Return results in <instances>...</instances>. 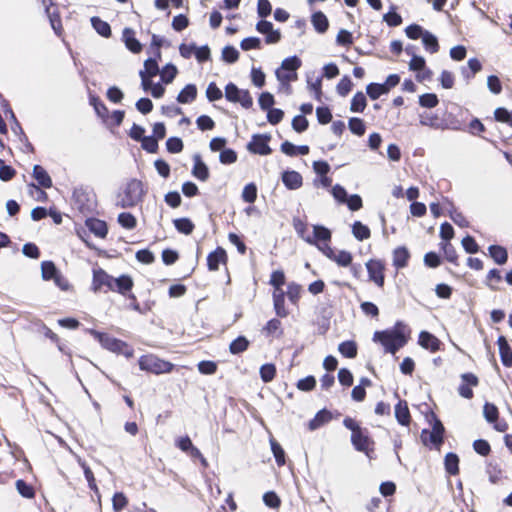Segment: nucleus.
Here are the masks:
<instances>
[{
    "label": "nucleus",
    "instance_id": "49530a36",
    "mask_svg": "<svg viewBox=\"0 0 512 512\" xmlns=\"http://www.w3.org/2000/svg\"><path fill=\"white\" fill-rule=\"evenodd\" d=\"M483 415L488 423H495L499 417L498 408L489 402H486L483 406Z\"/></svg>",
    "mask_w": 512,
    "mask_h": 512
},
{
    "label": "nucleus",
    "instance_id": "f704fd0d",
    "mask_svg": "<svg viewBox=\"0 0 512 512\" xmlns=\"http://www.w3.org/2000/svg\"><path fill=\"white\" fill-rule=\"evenodd\" d=\"M352 233H353L354 237L359 241L366 240L371 235L369 227L364 225L360 221H355L353 223Z\"/></svg>",
    "mask_w": 512,
    "mask_h": 512
},
{
    "label": "nucleus",
    "instance_id": "680f3d73",
    "mask_svg": "<svg viewBox=\"0 0 512 512\" xmlns=\"http://www.w3.org/2000/svg\"><path fill=\"white\" fill-rule=\"evenodd\" d=\"M183 147V141L179 137H170L166 141V148L170 153H180L183 150Z\"/></svg>",
    "mask_w": 512,
    "mask_h": 512
},
{
    "label": "nucleus",
    "instance_id": "aec40b11",
    "mask_svg": "<svg viewBox=\"0 0 512 512\" xmlns=\"http://www.w3.org/2000/svg\"><path fill=\"white\" fill-rule=\"evenodd\" d=\"M194 166L192 168V175L201 180L206 181L209 178V169L207 165L202 161L199 154L193 156Z\"/></svg>",
    "mask_w": 512,
    "mask_h": 512
},
{
    "label": "nucleus",
    "instance_id": "c03bdc74",
    "mask_svg": "<svg viewBox=\"0 0 512 512\" xmlns=\"http://www.w3.org/2000/svg\"><path fill=\"white\" fill-rule=\"evenodd\" d=\"M338 351L347 358H354L357 355V345L354 341H344L339 344Z\"/></svg>",
    "mask_w": 512,
    "mask_h": 512
},
{
    "label": "nucleus",
    "instance_id": "5fc2aeb1",
    "mask_svg": "<svg viewBox=\"0 0 512 512\" xmlns=\"http://www.w3.org/2000/svg\"><path fill=\"white\" fill-rule=\"evenodd\" d=\"M438 103L439 99L434 93H425L419 96V104L424 108H434Z\"/></svg>",
    "mask_w": 512,
    "mask_h": 512
},
{
    "label": "nucleus",
    "instance_id": "3c124183",
    "mask_svg": "<svg viewBox=\"0 0 512 512\" xmlns=\"http://www.w3.org/2000/svg\"><path fill=\"white\" fill-rule=\"evenodd\" d=\"M348 127L350 131L357 136L364 135L366 130L364 121L357 117H352L349 119Z\"/></svg>",
    "mask_w": 512,
    "mask_h": 512
},
{
    "label": "nucleus",
    "instance_id": "e433bc0d",
    "mask_svg": "<svg viewBox=\"0 0 512 512\" xmlns=\"http://www.w3.org/2000/svg\"><path fill=\"white\" fill-rule=\"evenodd\" d=\"M59 274L58 269L52 261L41 263V275L44 280H53Z\"/></svg>",
    "mask_w": 512,
    "mask_h": 512
},
{
    "label": "nucleus",
    "instance_id": "ea45409f",
    "mask_svg": "<svg viewBox=\"0 0 512 512\" xmlns=\"http://www.w3.org/2000/svg\"><path fill=\"white\" fill-rule=\"evenodd\" d=\"M312 239H315V244H317V241H330L331 239V231L322 225H314L313 226V236H311Z\"/></svg>",
    "mask_w": 512,
    "mask_h": 512
},
{
    "label": "nucleus",
    "instance_id": "6e6552de",
    "mask_svg": "<svg viewBox=\"0 0 512 512\" xmlns=\"http://www.w3.org/2000/svg\"><path fill=\"white\" fill-rule=\"evenodd\" d=\"M225 97L229 102L240 103V105L249 109L253 105V99L248 90H242L234 83L230 82L225 86Z\"/></svg>",
    "mask_w": 512,
    "mask_h": 512
},
{
    "label": "nucleus",
    "instance_id": "9b49d317",
    "mask_svg": "<svg viewBox=\"0 0 512 512\" xmlns=\"http://www.w3.org/2000/svg\"><path fill=\"white\" fill-rule=\"evenodd\" d=\"M461 379L463 383L458 387V393L463 398L471 399L473 397V391L471 389V386H477L479 380L477 376L473 373H464L461 375Z\"/></svg>",
    "mask_w": 512,
    "mask_h": 512
},
{
    "label": "nucleus",
    "instance_id": "4be33fe9",
    "mask_svg": "<svg viewBox=\"0 0 512 512\" xmlns=\"http://www.w3.org/2000/svg\"><path fill=\"white\" fill-rule=\"evenodd\" d=\"M395 418L399 424L403 426L409 425L411 416L406 401L399 400V402L395 405Z\"/></svg>",
    "mask_w": 512,
    "mask_h": 512
},
{
    "label": "nucleus",
    "instance_id": "473e14b6",
    "mask_svg": "<svg viewBox=\"0 0 512 512\" xmlns=\"http://www.w3.org/2000/svg\"><path fill=\"white\" fill-rule=\"evenodd\" d=\"M263 331L267 336L281 337L283 334L281 321L276 318L269 320L264 326Z\"/></svg>",
    "mask_w": 512,
    "mask_h": 512
},
{
    "label": "nucleus",
    "instance_id": "20e7f679",
    "mask_svg": "<svg viewBox=\"0 0 512 512\" xmlns=\"http://www.w3.org/2000/svg\"><path fill=\"white\" fill-rule=\"evenodd\" d=\"M343 425L352 432L351 443L354 448L369 456V444L371 443V440L367 429L360 427V425L351 417L344 418Z\"/></svg>",
    "mask_w": 512,
    "mask_h": 512
},
{
    "label": "nucleus",
    "instance_id": "864d4df0",
    "mask_svg": "<svg viewBox=\"0 0 512 512\" xmlns=\"http://www.w3.org/2000/svg\"><path fill=\"white\" fill-rule=\"evenodd\" d=\"M177 73H178V70H177L176 66L171 63H168L164 66V68L161 72V80L165 84H169L174 80Z\"/></svg>",
    "mask_w": 512,
    "mask_h": 512
},
{
    "label": "nucleus",
    "instance_id": "338daca9",
    "mask_svg": "<svg viewBox=\"0 0 512 512\" xmlns=\"http://www.w3.org/2000/svg\"><path fill=\"white\" fill-rule=\"evenodd\" d=\"M258 103L262 110L267 111L275 103L274 96L270 92H263L259 96Z\"/></svg>",
    "mask_w": 512,
    "mask_h": 512
},
{
    "label": "nucleus",
    "instance_id": "de8ad7c7",
    "mask_svg": "<svg viewBox=\"0 0 512 512\" xmlns=\"http://www.w3.org/2000/svg\"><path fill=\"white\" fill-rule=\"evenodd\" d=\"M259 372L262 381L268 383L274 379L276 375V367L272 363H266L260 367Z\"/></svg>",
    "mask_w": 512,
    "mask_h": 512
},
{
    "label": "nucleus",
    "instance_id": "6e6d98bb",
    "mask_svg": "<svg viewBox=\"0 0 512 512\" xmlns=\"http://www.w3.org/2000/svg\"><path fill=\"white\" fill-rule=\"evenodd\" d=\"M239 58L238 50L230 45H227L222 50V59L227 63H235Z\"/></svg>",
    "mask_w": 512,
    "mask_h": 512
},
{
    "label": "nucleus",
    "instance_id": "393cba45",
    "mask_svg": "<svg viewBox=\"0 0 512 512\" xmlns=\"http://www.w3.org/2000/svg\"><path fill=\"white\" fill-rule=\"evenodd\" d=\"M410 253L404 246L398 247L393 251V265L397 269H401L407 266Z\"/></svg>",
    "mask_w": 512,
    "mask_h": 512
},
{
    "label": "nucleus",
    "instance_id": "79ce46f5",
    "mask_svg": "<svg viewBox=\"0 0 512 512\" xmlns=\"http://www.w3.org/2000/svg\"><path fill=\"white\" fill-rule=\"evenodd\" d=\"M293 227H294L295 231L297 232V234L304 241H306L309 244H315V239H312L311 236H309V235H307V236L305 235V233L307 231V225L304 221H302L299 218H294L293 219Z\"/></svg>",
    "mask_w": 512,
    "mask_h": 512
},
{
    "label": "nucleus",
    "instance_id": "f257e3e1",
    "mask_svg": "<svg viewBox=\"0 0 512 512\" xmlns=\"http://www.w3.org/2000/svg\"><path fill=\"white\" fill-rule=\"evenodd\" d=\"M410 330L402 321H397L393 328L382 331H376L373 335V341L379 342L386 353L396 354L404 347L409 340Z\"/></svg>",
    "mask_w": 512,
    "mask_h": 512
},
{
    "label": "nucleus",
    "instance_id": "423d86ee",
    "mask_svg": "<svg viewBox=\"0 0 512 512\" xmlns=\"http://www.w3.org/2000/svg\"><path fill=\"white\" fill-rule=\"evenodd\" d=\"M73 205L81 212H92L95 208V195L89 187L79 186L74 188L72 194Z\"/></svg>",
    "mask_w": 512,
    "mask_h": 512
},
{
    "label": "nucleus",
    "instance_id": "603ef678",
    "mask_svg": "<svg viewBox=\"0 0 512 512\" xmlns=\"http://www.w3.org/2000/svg\"><path fill=\"white\" fill-rule=\"evenodd\" d=\"M16 489L18 493L24 498L31 499L35 496L33 487L22 479L16 481Z\"/></svg>",
    "mask_w": 512,
    "mask_h": 512
},
{
    "label": "nucleus",
    "instance_id": "9d476101",
    "mask_svg": "<svg viewBox=\"0 0 512 512\" xmlns=\"http://www.w3.org/2000/svg\"><path fill=\"white\" fill-rule=\"evenodd\" d=\"M369 280L374 282L378 287L382 288L385 282L384 270L385 266L381 260L370 259L366 263Z\"/></svg>",
    "mask_w": 512,
    "mask_h": 512
},
{
    "label": "nucleus",
    "instance_id": "0e129e2a",
    "mask_svg": "<svg viewBox=\"0 0 512 512\" xmlns=\"http://www.w3.org/2000/svg\"><path fill=\"white\" fill-rule=\"evenodd\" d=\"M142 148L148 153H156L158 151V140L152 136H145L141 141Z\"/></svg>",
    "mask_w": 512,
    "mask_h": 512
},
{
    "label": "nucleus",
    "instance_id": "a18cd8bd",
    "mask_svg": "<svg viewBox=\"0 0 512 512\" xmlns=\"http://www.w3.org/2000/svg\"><path fill=\"white\" fill-rule=\"evenodd\" d=\"M366 93L367 95L372 99L376 100L378 99L382 94L388 93L386 87L379 83H370L366 87Z\"/></svg>",
    "mask_w": 512,
    "mask_h": 512
},
{
    "label": "nucleus",
    "instance_id": "1a4fd4ad",
    "mask_svg": "<svg viewBox=\"0 0 512 512\" xmlns=\"http://www.w3.org/2000/svg\"><path fill=\"white\" fill-rule=\"evenodd\" d=\"M270 139L271 136L269 134H254L251 141L247 144V149L253 154L269 155L272 152L268 144Z\"/></svg>",
    "mask_w": 512,
    "mask_h": 512
},
{
    "label": "nucleus",
    "instance_id": "b1692460",
    "mask_svg": "<svg viewBox=\"0 0 512 512\" xmlns=\"http://www.w3.org/2000/svg\"><path fill=\"white\" fill-rule=\"evenodd\" d=\"M273 304L278 317L284 318L288 315V310L285 308V293L283 290L273 292Z\"/></svg>",
    "mask_w": 512,
    "mask_h": 512
},
{
    "label": "nucleus",
    "instance_id": "774afa93",
    "mask_svg": "<svg viewBox=\"0 0 512 512\" xmlns=\"http://www.w3.org/2000/svg\"><path fill=\"white\" fill-rule=\"evenodd\" d=\"M219 160L222 164H232L237 161V153L231 148H225L220 152Z\"/></svg>",
    "mask_w": 512,
    "mask_h": 512
},
{
    "label": "nucleus",
    "instance_id": "58836bf2",
    "mask_svg": "<svg viewBox=\"0 0 512 512\" xmlns=\"http://www.w3.org/2000/svg\"><path fill=\"white\" fill-rule=\"evenodd\" d=\"M366 104L367 101L363 92H357L351 100L350 110L351 112L361 113L364 111Z\"/></svg>",
    "mask_w": 512,
    "mask_h": 512
},
{
    "label": "nucleus",
    "instance_id": "0eeeda50",
    "mask_svg": "<svg viewBox=\"0 0 512 512\" xmlns=\"http://www.w3.org/2000/svg\"><path fill=\"white\" fill-rule=\"evenodd\" d=\"M301 60L297 56L285 58L281 67L275 71L276 78L281 83L290 82L297 77L296 70L300 68Z\"/></svg>",
    "mask_w": 512,
    "mask_h": 512
},
{
    "label": "nucleus",
    "instance_id": "f03ea898",
    "mask_svg": "<svg viewBox=\"0 0 512 512\" xmlns=\"http://www.w3.org/2000/svg\"><path fill=\"white\" fill-rule=\"evenodd\" d=\"M144 196L143 184L140 180L130 179L123 189L118 192L116 206L126 209L136 206Z\"/></svg>",
    "mask_w": 512,
    "mask_h": 512
},
{
    "label": "nucleus",
    "instance_id": "4468645a",
    "mask_svg": "<svg viewBox=\"0 0 512 512\" xmlns=\"http://www.w3.org/2000/svg\"><path fill=\"white\" fill-rule=\"evenodd\" d=\"M282 182L285 187L289 190H297L303 184V178L301 174L294 170H286L282 173Z\"/></svg>",
    "mask_w": 512,
    "mask_h": 512
},
{
    "label": "nucleus",
    "instance_id": "f8f14e48",
    "mask_svg": "<svg viewBox=\"0 0 512 512\" xmlns=\"http://www.w3.org/2000/svg\"><path fill=\"white\" fill-rule=\"evenodd\" d=\"M114 277L109 275L105 270L102 268L94 269L93 270V290L95 292L99 291L102 286H106L109 290L112 289V283H113Z\"/></svg>",
    "mask_w": 512,
    "mask_h": 512
},
{
    "label": "nucleus",
    "instance_id": "f3484780",
    "mask_svg": "<svg viewBox=\"0 0 512 512\" xmlns=\"http://www.w3.org/2000/svg\"><path fill=\"white\" fill-rule=\"evenodd\" d=\"M418 343L420 346L425 349H429L431 352H436L440 348L439 339L427 331L420 332Z\"/></svg>",
    "mask_w": 512,
    "mask_h": 512
},
{
    "label": "nucleus",
    "instance_id": "72a5a7b5",
    "mask_svg": "<svg viewBox=\"0 0 512 512\" xmlns=\"http://www.w3.org/2000/svg\"><path fill=\"white\" fill-rule=\"evenodd\" d=\"M423 45L426 51L434 54L439 50V43L437 37L429 31H425V34L422 37Z\"/></svg>",
    "mask_w": 512,
    "mask_h": 512
},
{
    "label": "nucleus",
    "instance_id": "37998d69",
    "mask_svg": "<svg viewBox=\"0 0 512 512\" xmlns=\"http://www.w3.org/2000/svg\"><path fill=\"white\" fill-rule=\"evenodd\" d=\"M270 446L276 463L278 464V466H283L286 462L285 452L283 448L274 438L270 439Z\"/></svg>",
    "mask_w": 512,
    "mask_h": 512
},
{
    "label": "nucleus",
    "instance_id": "6ab92c4d",
    "mask_svg": "<svg viewBox=\"0 0 512 512\" xmlns=\"http://www.w3.org/2000/svg\"><path fill=\"white\" fill-rule=\"evenodd\" d=\"M86 226L90 232L99 238H105L108 233L106 222L97 218H88Z\"/></svg>",
    "mask_w": 512,
    "mask_h": 512
},
{
    "label": "nucleus",
    "instance_id": "39448f33",
    "mask_svg": "<svg viewBox=\"0 0 512 512\" xmlns=\"http://www.w3.org/2000/svg\"><path fill=\"white\" fill-rule=\"evenodd\" d=\"M138 364L142 371L156 375L170 373L174 368L173 363L162 360L153 354L141 356L138 360Z\"/></svg>",
    "mask_w": 512,
    "mask_h": 512
},
{
    "label": "nucleus",
    "instance_id": "4d7b16f0",
    "mask_svg": "<svg viewBox=\"0 0 512 512\" xmlns=\"http://www.w3.org/2000/svg\"><path fill=\"white\" fill-rule=\"evenodd\" d=\"M257 198V187L254 183L247 184L242 191V199L247 203H254Z\"/></svg>",
    "mask_w": 512,
    "mask_h": 512
},
{
    "label": "nucleus",
    "instance_id": "052dcab7",
    "mask_svg": "<svg viewBox=\"0 0 512 512\" xmlns=\"http://www.w3.org/2000/svg\"><path fill=\"white\" fill-rule=\"evenodd\" d=\"M494 117L497 121L507 123L512 127V110L508 111L506 108L499 107L494 111Z\"/></svg>",
    "mask_w": 512,
    "mask_h": 512
},
{
    "label": "nucleus",
    "instance_id": "cd10ccee",
    "mask_svg": "<svg viewBox=\"0 0 512 512\" xmlns=\"http://www.w3.org/2000/svg\"><path fill=\"white\" fill-rule=\"evenodd\" d=\"M489 255L498 264L503 265L508 260L507 250L500 245H490L488 248Z\"/></svg>",
    "mask_w": 512,
    "mask_h": 512
},
{
    "label": "nucleus",
    "instance_id": "a878e982",
    "mask_svg": "<svg viewBox=\"0 0 512 512\" xmlns=\"http://www.w3.org/2000/svg\"><path fill=\"white\" fill-rule=\"evenodd\" d=\"M33 177L38 182V184L43 188L52 187V179L49 176L48 172L41 165H34Z\"/></svg>",
    "mask_w": 512,
    "mask_h": 512
},
{
    "label": "nucleus",
    "instance_id": "bf43d9fd",
    "mask_svg": "<svg viewBox=\"0 0 512 512\" xmlns=\"http://www.w3.org/2000/svg\"><path fill=\"white\" fill-rule=\"evenodd\" d=\"M301 292L302 287L297 283L292 282L287 287V297L293 304L298 302L301 296Z\"/></svg>",
    "mask_w": 512,
    "mask_h": 512
},
{
    "label": "nucleus",
    "instance_id": "dca6fc26",
    "mask_svg": "<svg viewBox=\"0 0 512 512\" xmlns=\"http://www.w3.org/2000/svg\"><path fill=\"white\" fill-rule=\"evenodd\" d=\"M501 362L505 367L512 366V349L504 336H499L497 340Z\"/></svg>",
    "mask_w": 512,
    "mask_h": 512
},
{
    "label": "nucleus",
    "instance_id": "4c0bfd02",
    "mask_svg": "<svg viewBox=\"0 0 512 512\" xmlns=\"http://www.w3.org/2000/svg\"><path fill=\"white\" fill-rule=\"evenodd\" d=\"M421 440L424 444H427V441H429L434 446L439 447L443 443L444 438L438 432H429L427 429H424L421 432Z\"/></svg>",
    "mask_w": 512,
    "mask_h": 512
},
{
    "label": "nucleus",
    "instance_id": "2f4dec72",
    "mask_svg": "<svg viewBox=\"0 0 512 512\" xmlns=\"http://www.w3.org/2000/svg\"><path fill=\"white\" fill-rule=\"evenodd\" d=\"M249 340L245 336H238L229 345V351L233 355H238L246 351L249 347Z\"/></svg>",
    "mask_w": 512,
    "mask_h": 512
},
{
    "label": "nucleus",
    "instance_id": "09e8293b",
    "mask_svg": "<svg viewBox=\"0 0 512 512\" xmlns=\"http://www.w3.org/2000/svg\"><path fill=\"white\" fill-rule=\"evenodd\" d=\"M118 223L125 229H134L137 225L136 218L128 212H123L118 215Z\"/></svg>",
    "mask_w": 512,
    "mask_h": 512
},
{
    "label": "nucleus",
    "instance_id": "c9c22d12",
    "mask_svg": "<svg viewBox=\"0 0 512 512\" xmlns=\"http://www.w3.org/2000/svg\"><path fill=\"white\" fill-rule=\"evenodd\" d=\"M173 223L177 231L185 235H190L195 228L193 222L186 217L175 219Z\"/></svg>",
    "mask_w": 512,
    "mask_h": 512
},
{
    "label": "nucleus",
    "instance_id": "ddd939ff",
    "mask_svg": "<svg viewBox=\"0 0 512 512\" xmlns=\"http://www.w3.org/2000/svg\"><path fill=\"white\" fill-rule=\"evenodd\" d=\"M133 285V279L129 275L123 274L117 278L114 277L111 291L126 296L130 293Z\"/></svg>",
    "mask_w": 512,
    "mask_h": 512
},
{
    "label": "nucleus",
    "instance_id": "8fccbe9b",
    "mask_svg": "<svg viewBox=\"0 0 512 512\" xmlns=\"http://www.w3.org/2000/svg\"><path fill=\"white\" fill-rule=\"evenodd\" d=\"M11 130L15 135L19 136V140L24 144L28 152L34 151L33 145L29 142L19 122H16L15 125H12Z\"/></svg>",
    "mask_w": 512,
    "mask_h": 512
},
{
    "label": "nucleus",
    "instance_id": "7ed1b4c3",
    "mask_svg": "<svg viewBox=\"0 0 512 512\" xmlns=\"http://www.w3.org/2000/svg\"><path fill=\"white\" fill-rule=\"evenodd\" d=\"M88 331L100 342L103 348L117 354H122L126 358H131L133 356L134 350L126 342L94 329H89Z\"/></svg>",
    "mask_w": 512,
    "mask_h": 512
},
{
    "label": "nucleus",
    "instance_id": "7c9ffc66",
    "mask_svg": "<svg viewBox=\"0 0 512 512\" xmlns=\"http://www.w3.org/2000/svg\"><path fill=\"white\" fill-rule=\"evenodd\" d=\"M419 122L422 126H428L433 129H443L444 126L439 120L437 114L422 113L419 115Z\"/></svg>",
    "mask_w": 512,
    "mask_h": 512
},
{
    "label": "nucleus",
    "instance_id": "2eb2a0df",
    "mask_svg": "<svg viewBox=\"0 0 512 512\" xmlns=\"http://www.w3.org/2000/svg\"><path fill=\"white\" fill-rule=\"evenodd\" d=\"M227 261L226 251L222 247H217L214 251L209 253L207 257V266L210 271H216L219 269L220 263Z\"/></svg>",
    "mask_w": 512,
    "mask_h": 512
},
{
    "label": "nucleus",
    "instance_id": "bb28decb",
    "mask_svg": "<svg viewBox=\"0 0 512 512\" xmlns=\"http://www.w3.org/2000/svg\"><path fill=\"white\" fill-rule=\"evenodd\" d=\"M311 22L314 29L321 34L325 33L329 27L328 19L326 15L321 11H317L312 14Z\"/></svg>",
    "mask_w": 512,
    "mask_h": 512
},
{
    "label": "nucleus",
    "instance_id": "5701e85b",
    "mask_svg": "<svg viewBox=\"0 0 512 512\" xmlns=\"http://www.w3.org/2000/svg\"><path fill=\"white\" fill-rule=\"evenodd\" d=\"M197 97V87L195 84H187L177 95V102L180 104H189Z\"/></svg>",
    "mask_w": 512,
    "mask_h": 512
},
{
    "label": "nucleus",
    "instance_id": "c85d7f7f",
    "mask_svg": "<svg viewBox=\"0 0 512 512\" xmlns=\"http://www.w3.org/2000/svg\"><path fill=\"white\" fill-rule=\"evenodd\" d=\"M445 470L450 475H457L459 473V457L457 454L449 452L444 458Z\"/></svg>",
    "mask_w": 512,
    "mask_h": 512
},
{
    "label": "nucleus",
    "instance_id": "e2e57ef3",
    "mask_svg": "<svg viewBox=\"0 0 512 512\" xmlns=\"http://www.w3.org/2000/svg\"><path fill=\"white\" fill-rule=\"evenodd\" d=\"M353 83L349 76H344L337 84L336 90L340 96L345 97L351 91Z\"/></svg>",
    "mask_w": 512,
    "mask_h": 512
},
{
    "label": "nucleus",
    "instance_id": "a211bd4d",
    "mask_svg": "<svg viewBox=\"0 0 512 512\" xmlns=\"http://www.w3.org/2000/svg\"><path fill=\"white\" fill-rule=\"evenodd\" d=\"M122 37L128 50L135 54L141 52L142 44L136 39L133 29L125 28L123 30Z\"/></svg>",
    "mask_w": 512,
    "mask_h": 512
},
{
    "label": "nucleus",
    "instance_id": "412c9836",
    "mask_svg": "<svg viewBox=\"0 0 512 512\" xmlns=\"http://www.w3.org/2000/svg\"><path fill=\"white\" fill-rule=\"evenodd\" d=\"M332 419V414L327 409H322L316 413L313 419L308 423V428L311 431L317 430L324 424L328 423Z\"/></svg>",
    "mask_w": 512,
    "mask_h": 512
},
{
    "label": "nucleus",
    "instance_id": "69168bd1",
    "mask_svg": "<svg viewBox=\"0 0 512 512\" xmlns=\"http://www.w3.org/2000/svg\"><path fill=\"white\" fill-rule=\"evenodd\" d=\"M333 261L341 267L350 266L352 263V254L348 251L341 250L335 254Z\"/></svg>",
    "mask_w": 512,
    "mask_h": 512
},
{
    "label": "nucleus",
    "instance_id": "13d9d810",
    "mask_svg": "<svg viewBox=\"0 0 512 512\" xmlns=\"http://www.w3.org/2000/svg\"><path fill=\"white\" fill-rule=\"evenodd\" d=\"M206 97L210 102L220 100L223 97L221 89L216 85L215 82L208 84L206 89Z\"/></svg>",
    "mask_w": 512,
    "mask_h": 512
},
{
    "label": "nucleus",
    "instance_id": "a19ab883",
    "mask_svg": "<svg viewBox=\"0 0 512 512\" xmlns=\"http://www.w3.org/2000/svg\"><path fill=\"white\" fill-rule=\"evenodd\" d=\"M159 73V66L155 58H148L144 61V69L140 70L139 75L154 77Z\"/></svg>",
    "mask_w": 512,
    "mask_h": 512
},
{
    "label": "nucleus",
    "instance_id": "c756f323",
    "mask_svg": "<svg viewBox=\"0 0 512 512\" xmlns=\"http://www.w3.org/2000/svg\"><path fill=\"white\" fill-rule=\"evenodd\" d=\"M91 25L96 30V32L102 37L109 38L112 34L110 25L103 21L101 18L97 16H93L91 19Z\"/></svg>",
    "mask_w": 512,
    "mask_h": 512
}]
</instances>
